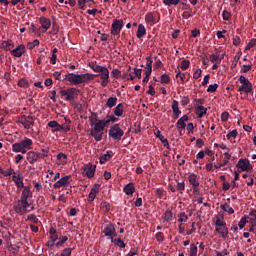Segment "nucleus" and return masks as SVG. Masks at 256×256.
<instances>
[{"instance_id":"nucleus-13","label":"nucleus","mask_w":256,"mask_h":256,"mask_svg":"<svg viewBox=\"0 0 256 256\" xmlns=\"http://www.w3.org/2000/svg\"><path fill=\"white\" fill-rule=\"evenodd\" d=\"M69 179H71V175L62 177L60 180L54 183L53 188L61 189V187H67V185H69Z\"/></svg>"},{"instance_id":"nucleus-59","label":"nucleus","mask_w":256,"mask_h":256,"mask_svg":"<svg viewBox=\"0 0 256 256\" xmlns=\"http://www.w3.org/2000/svg\"><path fill=\"white\" fill-rule=\"evenodd\" d=\"M156 195L159 199H163V195H165V190H163V188H158L156 190Z\"/></svg>"},{"instance_id":"nucleus-45","label":"nucleus","mask_w":256,"mask_h":256,"mask_svg":"<svg viewBox=\"0 0 256 256\" xmlns=\"http://www.w3.org/2000/svg\"><path fill=\"white\" fill-rule=\"evenodd\" d=\"M225 225H227V223L223 220H221V218L217 217L216 222H215V229L219 228V227H225Z\"/></svg>"},{"instance_id":"nucleus-36","label":"nucleus","mask_w":256,"mask_h":256,"mask_svg":"<svg viewBox=\"0 0 256 256\" xmlns=\"http://www.w3.org/2000/svg\"><path fill=\"white\" fill-rule=\"evenodd\" d=\"M26 47L30 51H33L34 48L39 47V39H35L32 42H28Z\"/></svg>"},{"instance_id":"nucleus-62","label":"nucleus","mask_w":256,"mask_h":256,"mask_svg":"<svg viewBox=\"0 0 256 256\" xmlns=\"http://www.w3.org/2000/svg\"><path fill=\"white\" fill-rule=\"evenodd\" d=\"M176 189L177 191H185V182H178Z\"/></svg>"},{"instance_id":"nucleus-44","label":"nucleus","mask_w":256,"mask_h":256,"mask_svg":"<svg viewBox=\"0 0 256 256\" xmlns=\"http://www.w3.org/2000/svg\"><path fill=\"white\" fill-rule=\"evenodd\" d=\"M101 189V184H95L92 188L90 193L94 194L96 197L99 193V190Z\"/></svg>"},{"instance_id":"nucleus-4","label":"nucleus","mask_w":256,"mask_h":256,"mask_svg":"<svg viewBox=\"0 0 256 256\" xmlns=\"http://www.w3.org/2000/svg\"><path fill=\"white\" fill-rule=\"evenodd\" d=\"M108 135L113 141H121L123 139V135H125V131L121 129L119 124H114L110 127Z\"/></svg>"},{"instance_id":"nucleus-9","label":"nucleus","mask_w":256,"mask_h":256,"mask_svg":"<svg viewBox=\"0 0 256 256\" xmlns=\"http://www.w3.org/2000/svg\"><path fill=\"white\" fill-rule=\"evenodd\" d=\"M123 29V19H115L111 26V34L119 35Z\"/></svg>"},{"instance_id":"nucleus-14","label":"nucleus","mask_w":256,"mask_h":256,"mask_svg":"<svg viewBox=\"0 0 256 256\" xmlns=\"http://www.w3.org/2000/svg\"><path fill=\"white\" fill-rule=\"evenodd\" d=\"M39 23L43 29L41 30V33H47V31L51 27V20L46 17H40Z\"/></svg>"},{"instance_id":"nucleus-11","label":"nucleus","mask_w":256,"mask_h":256,"mask_svg":"<svg viewBox=\"0 0 256 256\" xmlns=\"http://www.w3.org/2000/svg\"><path fill=\"white\" fill-rule=\"evenodd\" d=\"M186 121H189V116L184 115L181 118H179L176 123V129L179 131L180 136H183V133L181 132V130L187 127Z\"/></svg>"},{"instance_id":"nucleus-1","label":"nucleus","mask_w":256,"mask_h":256,"mask_svg":"<svg viewBox=\"0 0 256 256\" xmlns=\"http://www.w3.org/2000/svg\"><path fill=\"white\" fill-rule=\"evenodd\" d=\"M99 73L100 74L69 73V74L65 75L64 79H65V81H68L69 83H71V85H81V83H89V81H93L95 79V77H100L101 86L107 87V85H109V69H107V67L104 66Z\"/></svg>"},{"instance_id":"nucleus-16","label":"nucleus","mask_w":256,"mask_h":256,"mask_svg":"<svg viewBox=\"0 0 256 256\" xmlns=\"http://www.w3.org/2000/svg\"><path fill=\"white\" fill-rule=\"evenodd\" d=\"M172 113H173L174 120L179 119L181 115V111L179 110V101L177 100H173L172 102Z\"/></svg>"},{"instance_id":"nucleus-32","label":"nucleus","mask_w":256,"mask_h":256,"mask_svg":"<svg viewBox=\"0 0 256 256\" xmlns=\"http://www.w3.org/2000/svg\"><path fill=\"white\" fill-rule=\"evenodd\" d=\"M117 97H110L108 98L107 102H106V106L109 109H113V107H115V105H117Z\"/></svg>"},{"instance_id":"nucleus-28","label":"nucleus","mask_w":256,"mask_h":256,"mask_svg":"<svg viewBox=\"0 0 256 256\" xmlns=\"http://www.w3.org/2000/svg\"><path fill=\"white\" fill-rule=\"evenodd\" d=\"M124 109H125V105L123 103L118 104L115 108H114V115L116 117H121L124 113Z\"/></svg>"},{"instance_id":"nucleus-29","label":"nucleus","mask_w":256,"mask_h":256,"mask_svg":"<svg viewBox=\"0 0 256 256\" xmlns=\"http://www.w3.org/2000/svg\"><path fill=\"white\" fill-rule=\"evenodd\" d=\"M111 157H113V151H107L104 155H102L101 157H100V164L101 165H105V163L107 162V161H109V159H111Z\"/></svg>"},{"instance_id":"nucleus-15","label":"nucleus","mask_w":256,"mask_h":256,"mask_svg":"<svg viewBox=\"0 0 256 256\" xmlns=\"http://www.w3.org/2000/svg\"><path fill=\"white\" fill-rule=\"evenodd\" d=\"M188 181L190 185H192L194 193H197V191L199 190V181L197 180V176L193 173L190 174L188 176Z\"/></svg>"},{"instance_id":"nucleus-7","label":"nucleus","mask_w":256,"mask_h":256,"mask_svg":"<svg viewBox=\"0 0 256 256\" xmlns=\"http://www.w3.org/2000/svg\"><path fill=\"white\" fill-rule=\"evenodd\" d=\"M97 169L96 165H93L91 163H88L84 166L82 169V175L84 177H88V179H93L95 177V171Z\"/></svg>"},{"instance_id":"nucleus-12","label":"nucleus","mask_w":256,"mask_h":256,"mask_svg":"<svg viewBox=\"0 0 256 256\" xmlns=\"http://www.w3.org/2000/svg\"><path fill=\"white\" fill-rule=\"evenodd\" d=\"M26 159L28 161V163H30V165H35V163H37V161H39L40 156H39V152H35V151H29L26 154Z\"/></svg>"},{"instance_id":"nucleus-23","label":"nucleus","mask_w":256,"mask_h":256,"mask_svg":"<svg viewBox=\"0 0 256 256\" xmlns=\"http://www.w3.org/2000/svg\"><path fill=\"white\" fill-rule=\"evenodd\" d=\"M123 191L126 195L131 196L135 193V184L133 182L128 183L124 188Z\"/></svg>"},{"instance_id":"nucleus-64","label":"nucleus","mask_w":256,"mask_h":256,"mask_svg":"<svg viewBox=\"0 0 256 256\" xmlns=\"http://www.w3.org/2000/svg\"><path fill=\"white\" fill-rule=\"evenodd\" d=\"M71 248H66L62 251L61 256H71Z\"/></svg>"},{"instance_id":"nucleus-21","label":"nucleus","mask_w":256,"mask_h":256,"mask_svg":"<svg viewBox=\"0 0 256 256\" xmlns=\"http://www.w3.org/2000/svg\"><path fill=\"white\" fill-rule=\"evenodd\" d=\"M12 181H14V183L16 184V187H18V189H24V187H26L23 184V177L21 176V174L13 175Z\"/></svg>"},{"instance_id":"nucleus-8","label":"nucleus","mask_w":256,"mask_h":256,"mask_svg":"<svg viewBox=\"0 0 256 256\" xmlns=\"http://www.w3.org/2000/svg\"><path fill=\"white\" fill-rule=\"evenodd\" d=\"M237 169L240 171H251L253 169V165L249 162V159L241 158L236 164Z\"/></svg>"},{"instance_id":"nucleus-39","label":"nucleus","mask_w":256,"mask_h":256,"mask_svg":"<svg viewBox=\"0 0 256 256\" xmlns=\"http://www.w3.org/2000/svg\"><path fill=\"white\" fill-rule=\"evenodd\" d=\"M67 241H69V237L67 236H62L60 238V241H58L56 244H55V247H63V245H65V243H67Z\"/></svg>"},{"instance_id":"nucleus-27","label":"nucleus","mask_w":256,"mask_h":256,"mask_svg":"<svg viewBox=\"0 0 256 256\" xmlns=\"http://www.w3.org/2000/svg\"><path fill=\"white\" fill-rule=\"evenodd\" d=\"M146 71L145 73H153V58L151 56L146 57Z\"/></svg>"},{"instance_id":"nucleus-58","label":"nucleus","mask_w":256,"mask_h":256,"mask_svg":"<svg viewBox=\"0 0 256 256\" xmlns=\"http://www.w3.org/2000/svg\"><path fill=\"white\" fill-rule=\"evenodd\" d=\"M238 81L242 84V85H246L247 83H251V81H249V79H247L245 76L241 75L238 79Z\"/></svg>"},{"instance_id":"nucleus-63","label":"nucleus","mask_w":256,"mask_h":256,"mask_svg":"<svg viewBox=\"0 0 256 256\" xmlns=\"http://www.w3.org/2000/svg\"><path fill=\"white\" fill-rule=\"evenodd\" d=\"M252 69L251 65H242L241 73H249V70Z\"/></svg>"},{"instance_id":"nucleus-34","label":"nucleus","mask_w":256,"mask_h":256,"mask_svg":"<svg viewBox=\"0 0 256 256\" xmlns=\"http://www.w3.org/2000/svg\"><path fill=\"white\" fill-rule=\"evenodd\" d=\"M90 126L93 127L96 123H99V118L97 116V113H92V115L89 117Z\"/></svg>"},{"instance_id":"nucleus-22","label":"nucleus","mask_w":256,"mask_h":256,"mask_svg":"<svg viewBox=\"0 0 256 256\" xmlns=\"http://www.w3.org/2000/svg\"><path fill=\"white\" fill-rule=\"evenodd\" d=\"M194 107L196 110V115L198 116L199 119H201L203 115H207V108H205V106L194 104Z\"/></svg>"},{"instance_id":"nucleus-2","label":"nucleus","mask_w":256,"mask_h":256,"mask_svg":"<svg viewBox=\"0 0 256 256\" xmlns=\"http://www.w3.org/2000/svg\"><path fill=\"white\" fill-rule=\"evenodd\" d=\"M33 198V192H31V188L25 186L23 188L20 200L16 201L14 204V211L18 215H25V213H29V211H33L34 207H31V203H29V199ZM31 209L29 210V208Z\"/></svg>"},{"instance_id":"nucleus-20","label":"nucleus","mask_w":256,"mask_h":256,"mask_svg":"<svg viewBox=\"0 0 256 256\" xmlns=\"http://www.w3.org/2000/svg\"><path fill=\"white\" fill-rule=\"evenodd\" d=\"M239 93H246V95H249V93H251V91H253V84H251V82H248L247 84H242L239 88H238Z\"/></svg>"},{"instance_id":"nucleus-51","label":"nucleus","mask_w":256,"mask_h":256,"mask_svg":"<svg viewBox=\"0 0 256 256\" xmlns=\"http://www.w3.org/2000/svg\"><path fill=\"white\" fill-rule=\"evenodd\" d=\"M237 135H239V132L237 131V129L232 130L231 132H229L226 137L227 139H231V137H233V139L237 138Z\"/></svg>"},{"instance_id":"nucleus-38","label":"nucleus","mask_w":256,"mask_h":256,"mask_svg":"<svg viewBox=\"0 0 256 256\" xmlns=\"http://www.w3.org/2000/svg\"><path fill=\"white\" fill-rule=\"evenodd\" d=\"M249 215H250V223H251V225H253L254 227H256V210L255 209H253V210H251L250 211V213H249Z\"/></svg>"},{"instance_id":"nucleus-50","label":"nucleus","mask_w":256,"mask_h":256,"mask_svg":"<svg viewBox=\"0 0 256 256\" xmlns=\"http://www.w3.org/2000/svg\"><path fill=\"white\" fill-rule=\"evenodd\" d=\"M219 85L218 84H211L207 88V93H215L217 91Z\"/></svg>"},{"instance_id":"nucleus-5","label":"nucleus","mask_w":256,"mask_h":256,"mask_svg":"<svg viewBox=\"0 0 256 256\" xmlns=\"http://www.w3.org/2000/svg\"><path fill=\"white\" fill-rule=\"evenodd\" d=\"M93 128L90 131L91 137L95 139V141L99 142L103 140V131L105 128L101 125V122H97L92 126Z\"/></svg>"},{"instance_id":"nucleus-61","label":"nucleus","mask_w":256,"mask_h":256,"mask_svg":"<svg viewBox=\"0 0 256 256\" xmlns=\"http://www.w3.org/2000/svg\"><path fill=\"white\" fill-rule=\"evenodd\" d=\"M156 239L159 241V243H162V241H165V236L163 235V232L156 233Z\"/></svg>"},{"instance_id":"nucleus-60","label":"nucleus","mask_w":256,"mask_h":256,"mask_svg":"<svg viewBox=\"0 0 256 256\" xmlns=\"http://www.w3.org/2000/svg\"><path fill=\"white\" fill-rule=\"evenodd\" d=\"M187 219H189V217H187V214H185V212L180 213V217L178 219L179 223H183V221H187Z\"/></svg>"},{"instance_id":"nucleus-42","label":"nucleus","mask_w":256,"mask_h":256,"mask_svg":"<svg viewBox=\"0 0 256 256\" xmlns=\"http://www.w3.org/2000/svg\"><path fill=\"white\" fill-rule=\"evenodd\" d=\"M59 33V24H57L55 21L52 22V30L50 31L51 35H57Z\"/></svg>"},{"instance_id":"nucleus-52","label":"nucleus","mask_w":256,"mask_h":256,"mask_svg":"<svg viewBox=\"0 0 256 256\" xmlns=\"http://www.w3.org/2000/svg\"><path fill=\"white\" fill-rule=\"evenodd\" d=\"M11 175H15V170L13 168L4 170V172H3L4 177H11Z\"/></svg>"},{"instance_id":"nucleus-25","label":"nucleus","mask_w":256,"mask_h":256,"mask_svg":"<svg viewBox=\"0 0 256 256\" xmlns=\"http://www.w3.org/2000/svg\"><path fill=\"white\" fill-rule=\"evenodd\" d=\"M145 35H147V29H145V25L139 24L137 33H136V37L138 39H142V37H145Z\"/></svg>"},{"instance_id":"nucleus-57","label":"nucleus","mask_w":256,"mask_h":256,"mask_svg":"<svg viewBox=\"0 0 256 256\" xmlns=\"http://www.w3.org/2000/svg\"><path fill=\"white\" fill-rule=\"evenodd\" d=\"M111 74L114 79H119V77H121V72L119 71V69H113Z\"/></svg>"},{"instance_id":"nucleus-24","label":"nucleus","mask_w":256,"mask_h":256,"mask_svg":"<svg viewBox=\"0 0 256 256\" xmlns=\"http://www.w3.org/2000/svg\"><path fill=\"white\" fill-rule=\"evenodd\" d=\"M155 135L157 139H160L161 143L164 145V147H166V149H171L169 146V140H167V138H165V136H163L159 130H157Z\"/></svg>"},{"instance_id":"nucleus-17","label":"nucleus","mask_w":256,"mask_h":256,"mask_svg":"<svg viewBox=\"0 0 256 256\" xmlns=\"http://www.w3.org/2000/svg\"><path fill=\"white\" fill-rule=\"evenodd\" d=\"M103 233L105 237H113L115 233V226L112 223H108L105 225Z\"/></svg>"},{"instance_id":"nucleus-31","label":"nucleus","mask_w":256,"mask_h":256,"mask_svg":"<svg viewBox=\"0 0 256 256\" xmlns=\"http://www.w3.org/2000/svg\"><path fill=\"white\" fill-rule=\"evenodd\" d=\"M220 208L224 210L225 213H229V215H233V213H235V210L227 203L221 204Z\"/></svg>"},{"instance_id":"nucleus-6","label":"nucleus","mask_w":256,"mask_h":256,"mask_svg":"<svg viewBox=\"0 0 256 256\" xmlns=\"http://www.w3.org/2000/svg\"><path fill=\"white\" fill-rule=\"evenodd\" d=\"M60 95L65 97L66 101H73L75 97H78L79 90L77 88H68L67 90H61Z\"/></svg>"},{"instance_id":"nucleus-18","label":"nucleus","mask_w":256,"mask_h":256,"mask_svg":"<svg viewBox=\"0 0 256 256\" xmlns=\"http://www.w3.org/2000/svg\"><path fill=\"white\" fill-rule=\"evenodd\" d=\"M25 53V45L21 44L15 49L11 51V55L13 57H22V55Z\"/></svg>"},{"instance_id":"nucleus-53","label":"nucleus","mask_w":256,"mask_h":256,"mask_svg":"<svg viewBox=\"0 0 256 256\" xmlns=\"http://www.w3.org/2000/svg\"><path fill=\"white\" fill-rule=\"evenodd\" d=\"M247 225V217H242L238 223L239 229H243Z\"/></svg>"},{"instance_id":"nucleus-47","label":"nucleus","mask_w":256,"mask_h":256,"mask_svg":"<svg viewBox=\"0 0 256 256\" xmlns=\"http://www.w3.org/2000/svg\"><path fill=\"white\" fill-rule=\"evenodd\" d=\"M18 85L19 87L27 88L29 87V81H27L25 78H22L18 81Z\"/></svg>"},{"instance_id":"nucleus-54","label":"nucleus","mask_w":256,"mask_h":256,"mask_svg":"<svg viewBox=\"0 0 256 256\" xmlns=\"http://www.w3.org/2000/svg\"><path fill=\"white\" fill-rule=\"evenodd\" d=\"M170 81H171V77H169V75L163 74L161 76V83H165L166 85H168V83H170Z\"/></svg>"},{"instance_id":"nucleus-56","label":"nucleus","mask_w":256,"mask_h":256,"mask_svg":"<svg viewBox=\"0 0 256 256\" xmlns=\"http://www.w3.org/2000/svg\"><path fill=\"white\" fill-rule=\"evenodd\" d=\"M190 256H197V246L195 244H191L190 246Z\"/></svg>"},{"instance_id":"nucleus-40","label":"nucleus","mask_w":256,"mask_h":256,"mask_svg":"<svg viewBox=\"0 0 256 256\" xmlns=\"http://www.w3.org/2000/svg\"><path fill=\"white\" fill-rule=\"evenodd\" d=\"M29 30L31 33H37L38 35H41V29L37 28V24L32 23L29 27Z\"/></svg>"},{"instance_id":"nucleus-10","label":"nucleus","mask_w":256,"mask_h":256,"mask_svg":"<svg viewBox=\"0 0 256 256\" xmlns=\"http://www.w3.org/2000/svg\"><path fill=\"white\" fill-rule=\"evenodd\" d=\"M20 123L23 125L24 129H31V125L35 123V118L33 116L23 115L20 118Z\"/></svg>"},{"instance_id":"nucleus-30","label":"nucleus","mask_w":256,"mask_h":256,"mask_svg":"<svg viewBox=\"0 0 256 256\" xmlns=\"http://www.w3.org/2000/svg\"><path fill=\"white\" fill-rule=\"evenodd\" d=\"M13 47H14L13 40L3 41L1 44V48L5 49V51H11Z\"/></svg>"},{"instance_id":"nucleus-41","label":"nucleus","mask_w":256,"mask_h":256,"mask_svg":"<svg viewBox=\"0 0 256 256\" xmlns=\"http://www.w3.org/2000/svg\"><path fill=\"white\" fill-rule=\"evenodd\" d=\"M145 21H146V23H153V24H155V16L153 15V13H147L145 15Z\"/></svg>"},{"instance_id":"nucleus-46","label":"nucleus","mask_w":256,"mask_h":256,"mask_svg":"<svg viewBox=\"0 0 256 256\" xmlns=\"http://www.w3.org/2000/svg\"><path fill=\"white\" fill-rule=\"evenodd\" d=\"M179 1L181 0H163L164 5H168V7H171V5H179Z\"/></svg>"},{"instance_id":"nucleus-3","label":"nucleus","mask_w":256,"mask_h":256,"mask_svg":"<svg viewBox=\"0 0 256 256\" xmlns=\"http://www.w3.org/2000/svg\"><path fill=\"white\" fill-rule=\"evenodd\" d=\"M30 149H33V140L28 137H25L20 142H16L12 145V151L14 153H22L25 155Z\"/></svg>"},{"instance_id":"nucleus-43","label":"nucleus","mask_w":256,"mask_h":256,"mask_svg":"<svg viewBox=\"0 0 256 256\" xmlns=\"http://www.w3.org/2000/svg\"><path fill=\"white\" fill-rule=\"evenodd\" d=\"M100 208L105 209L106 213H109V211H111V205L107 201L102 202L100 204Z\"/></svg>"},{"instance_id":"nucleus-37","label":"nucleus","mask_w":256,"mask_h":256,"mask_svg":"<svg viewBox=\"0 0 256 256\" xmlns=\"http://www.w3.org/2000/svg\"><path fill=\"white\" fill-rule=\"evenodd\" d=\"M163 219L164 221H167V223L173 221V212L171 210H167L164 214Z\"/></svg>"},{"instance_id":"nucleus-49","label":"nucleus","mask_w":256,"mask_h":256,"mask_svg":"<svg viewBox=\"0 0 256 256\" xmlns=\"http://www.w3.org/2000/svg\"><path fill=\"white\" fill-rule=\"evenodd\" d=\"M255 45H256V39L253 38L250 40V42L245 47V51H249L250 49H253V47H255Z\"/></svg>"},{"instance_id":"nucleus-26","label":"nucleus","mask_w":256,"mask_h":256,"mask_svg":"<svg viewBox=\"0 0 256 256\" xmlns=\"http://www.w3.org/2000/svg\"><path fill=\"white\" fill-rule=\"evenodd\" d=\"M48 127H50L53 133L61 131L63 126H61L57 121L53 120L48 123Z\"/></svg>"},{"instance_id":"nucleus-55","label":"nucleus","mask_w":256,"mask_h":256,"mask_svg":"<svg viewBox=\"0 0 256 256\" xmlns=\"http://www.w3.org/2000/svg\"><path fill=\"white\" fill-rule=\"evenodd\" d=\"M221 121H223V123L229 121V112L227 111L222 112Z\"/></svg>"},{"instance_id":"nucleus-33","label":"nucleus","mask_w":256,"mask_h":256,"mask_svg":"<svg viewBox=\"0 0 256 256\" xmlns=\"http://www.w3.org/2000/svg\"><path fill=\"white\" fill-rule=\"evenodd\" d=\"M112 243H114L116 247H120V249H125L126 247L125 242L121 238L112 239Z\"/></svg>"},{"instance_id":"nucleus-19","label":"nucleus","mask_w":256,"mask_h":256,"mask_svg":"<svg viewBox=\"0 0 256 256\" xmlns=\"http://www.w3.org/2000/svg\"><path fill=\"white\" fill-rule=\"evenodd\" d=\"M215 229L222 239H227V237H229V228H227V224Z\"/></svg>"},{"instance_id":"nucleus-48","label":"nucleus","mask_w":256,"mask_h":256,"mask_svg":"<svg viewBox=\"0 0 256 256\" xmlns=\"http://www.w3.org/2000/svg\"><path fill=\"white\" fill-rule=\"evenodd\" d=\"M189 65H191V62L189 60H183L181 62L182 71H187V69H189Z\"/></svg>"},{"instance_id":"nucleus-35","label":"nucleus","mask_w":256,"mask_h":256,"mask_svg":"<svg viewBox=\"0 0 256 256\" xmlns=\"http://www.w3.org/2000/svg\"><path fill=\"white\" fill-rule=\"evenodd\" d=\"M40 159H45V157H49V147H44L41 149V152H38Z\"/></svg>"}]
</instances>
